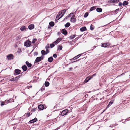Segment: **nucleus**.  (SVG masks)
I'll return each instance as SVG.
<instances>
[{
	"label": "nucleus",
	"mask_w": 130,
	"mask_h": 130,
	"mask_svg": "<svg viewBox=\"0 0 130 130\" xmlns=\"http://www.w3.org/2000/svg\"><path fill=\"white\" fill-rule=\"evenodd\" d=\"M30 115V112L28 113H25L24 115V116L26 117H29Z\"/></svg>",
	"instance_id": "30"
},
{
	"label": "nucleus",
	"mask_w": 130,
	"mask_h": 130,
	"mask_svg": "<svg viewBox=\"0 0 130 130\" xmlns=\"http://www.w3.org/2000/svg\"><path fill=\"white\" fill-rule=\"evenodd\" d=\"M44 55H42L41 57H41V60L43 59L44 58Z\"/></svg>",
	"instance_id": "44"
},
{
	"label": "nucleus",
	"mask_w": 130,
	"mask_h": 130,
	"mask_svg": "<svg viewBox=\"0 0 130 130\" xmlns=\"http://www.w3.org/2000/svg\"><path fill=\"white\" fill-rule=\"evenodd\" d=\"M83 53L81 54L78 55L74 57L73 58H72L70 59L71 60H73L74 59H76L78 58L79 57H80L83 54Z\"/></svg>",
	"instance_id": "11"
},
{
	"label": "nucleus",
	"mask_w": 130,
	"mask_h": 130,
	"mask_svg": "<svg viewBox=\"0 0 130 130\" xmlns=\"http://www.w3.org/2000/svg\"><path fill=\"white\" fill-rule=\"evenodd\" d=\"M66 11V10H65V9L62 10L60 12H62V15L63 14V13H64V14H65V13Z\"/></svg>",
	"instance_id": "35"
},
{
	"label": "nucleus",
	"mask_w": 130,
	"mask_h": 130,
	"mask_svg": "<svg viewBox=\"0 0 130 130\" xmlns=\"http://www.w3.org/2000/svg\"><path fill=\"white\" fill-rule=\"evenodd\" d=\"M128 4V2L126 1H124L122 5L123 6L127 5Z\"/></svg>",
	"instance_id": "23"
},
{
	"label": "nucleus",
	"mask_w": 130,
	"mask_h": 130,
	"mask_svg": "<svg viewBox=\"0 0 130 130\" xmlns=\"http://www.w3.org/2000/svg\"><path fill=\"white\" fill-rule=\"evenodd\" d=\"M54 43H52L50 45V46L51 48H52L55 46V45Z\"/></svg>",
	"instance_id": "37"
},
{
	"label": "nucleus",
	"mask_w": 130,
	"mask_h": 130,
	"mask_svg": "<svg viewBox=\"0 0 130 130\" xmlns=\"http://www.w3.org/2000/svg\"><path fill=\"white\" fill-rule=\"evenodd\" d=\"M50 26H48V28H50Z\"/></svg>",
	"instance_id": "59"
},
{
	"label": "nucleus",
	"mask_w": 130,
	"mask_h": 130,
	"mask_svg": "<svg viewBox=\"0 0 130 130\" xmlns=\"http://www.w3.org/2000/svg\"><path fill=\"white\" fill-rule=\"evenodd\" d=\"M5 103L4 102V101L2 102L1 104V106H3L4 105H6L7 104V103Z\"/></svg>",
	"instance_id": "39"
},
{
	"label": "nucleus",
	"mask_w": 130,
	"mask_h": 130,
	"mask_svg": "<svg viewBox=\"0 0 130 130\" xmlns=\"http://www.w3.org/2000/svg\"><path fill=\"white\" fill-rule=\"evenodd\" d=\"M70 24L69 22H67L65 25V26L66 27H68L70 25Z\"/></svg>",
	"instance_id": "29"
},
{
	"label": "nucleus",
	"mask_w": 130,
	"mask_h": 130,
	"mask_svg": "<svg viewBox=\"0 0 130 130\" xmlns=\"http://www.w3.org/2000/svg\"><path fill=\"white\" fill-rule=\"evenodd\" d=\"M31 41L29 40H27L25 42L24 45L27 47H29L31 45Z\"/></svg>",
	"instance_id": "3"
},
{
	"label": "nucleus",
	"mask_w": 130,
	"mask_h": 130,
	"mask_svg": "<svg viewBox=\"0 0 130 130\" xmlns=\"http://www.w3.org/2000/svg\"><path fill=\"white\" fill-rule=\"evenodd\" d=\"M35 54H36V55L38 54V53L37 52H35Z\"/></svg>",
	"instance_id": "56"
},
{
	"label": "nucleus",
	"mask_w": 130,
	"mask_h": 130,
	"mask_svg": "<svg viewBox=\"0 0 130 130\" xmlns=\"http://www.w3.org/2000/svg\"><path fill=\"white\" fill-rule=\"evenodd\" d=\"M94 75H95V74H93V75H92V76L93 77V76H94Z\"/></svg>",
	"instance_id": "58"
},
{
	"label": "nucleus",
	"mask_w": 130,
	"mask_h": 130,
	"mask_svg": "<svg viewBox=\"0 0 130 130\" xmlns=\"http://www.w3.org/2000/svg\"><path fill=\"white\" fill-rule=\"evenodd\" d=\"M53 56L55 58H56L57 57V56L56 54H55L53 55Z\"/></svg>",
	"instance_id": "42"
},
{
	"label": "nucleus",
	"mask_w": 130,
	"mask_h": 130,
	"mask_svg": "<svg viewBox=\"0 0 130 130\" xmlns=\"http://www.w3.org/2000/svg\"><path fill=\"white\" fill-rule=\"evenodd\" d=\"M41 53L42 54V55H46L47 54H46V53L45 52V51L44 50H42L41 51Z\"/></svg>",
	"instance_id": "31"
},
{
	"label": "nucleus",
	"mask_w": 130,
	"mask_h": 130,
	"mask_svg": "<svg viewBox=\"0 0 130 130\" xmlns=\"http://www.w3.org/2000/svg\"><path fill=\"white\" fill-rule=\"evenodd\" d=\"M41 60V57H38L36 58V60L35 61V63H36L39 62Z\"/></svg>",
	"instance_id": "6"
},
{
	"label": "nucleus",
	"mask_w": 130,
	"mask_h": 130,
	"mask_svg": "<svg viewBox=\"0 0 130 130\" xmlns=\"http://www.w3.org/2000/svg\"><path fill=\"white\" fill-rule=\"evenodd\" d=\"M74 14L73 13H71L68 14L67 16L68 17H71V15H73Z\"/></svg>",
	"instance_id": "43"
},
{
	"label": "nucleus",
	"mask_w": 130,
	"mask_h": 130,
	"mask_svg": "<svg viewBox=\"0 0 130 130\" xmlns=\"http://www.w3.org/2000/svg\"><path fill=\"white\" fill-rule=\"evenodd\" d=\"M4 102L5 103H7V100H5L4 101Z\"/></svg>",
	"instance_id": "54"
},
{
	"label": "nucleus",
	"mask_w": 130,
	"mask_h": 130,
	"mask_svg": "<svg viewBox=\"0 0 130 130\" xmlns=\"http://www.w3.org/2000/svg\"><path fill=\"white\" fill-rule=\"evenodd\" d=\"M34 25L33 24H31L28 26L29 29L30 30L34 28Z\"/></svg>",
	"instance_id": "15"
},
{
	"label": "nucleus",
	"mask_w": 130,
	"mask_h": 130,
	"mask_svg": "<svg viewBox=\"0 0 130 130\" xmlns=\"http://www.w3.org/2000/svg\"><path fill=\"white\" fill-rule=\"evenodd\" d=\"M15 73L16 74V75H18L19 74L21 71V70L19 69H16L15 70Z\"/></svg>",
	"instance_id": "17"
},
{
	"label": "nucleus",
	"mask_w": 130,
	"mask_h": 130,
	"mask_svg": "<svg viewBox=\"0 0 130 130\" xmlns=\"http://www.w3.org/2000/svg\"><path fill=\"white\" fill-rule=\"evenodd\" d=\"M12 99H10L9 100H7V104L8 103H9L10 102H12Z\"/></svg>",
	"instance_id": "33"
},
{
	"label": "nucleus",
	"mask_w": 130,
	"mask_h": 130,
	"mask_svg": "<svg viewBox=\"0 0 130 130\" xmlns=\"http://www.w3.org/2000/svg\"><path fill=\"white\" fill-rule=\"evenodd\" d=\"M62 48V46L61 45H59L58 47V50H61Z\"/></svg>",
	"instance_id": "38"
},
{
	"label": "nucleus",
	"mask_w": 130,
	"mask_h": 130,
	"mask_svg": "<svg viewBox=\"0 0 130 130\" xmlns=\"http://www.w3.org/2000/svg\"><path fill=\"white\" fill-rule=\"evenodd\" d=\"M119 1V0H109L108 1L109 3H117Z\"/></svg>",
	"instance_id": "12"
},
{
	"label": "nucleus",
	"mask_w": 130,
	"mask_h": 130,
	"mask_svg": "<svg viewBox=\"0 0 130 130\" xmlns=\"http://www.w3.org/2000/svg\"><path fill=\"white\" fill-rule=\"evenodd\" d=\"M96 10L98 12H101L102 11V9L100 8H98L96 9Z\"/></svg>",
	"instance_id": "24"
},
{
	"label": "nucleus",
	"mask_w": 130,
	"mask_h": 130,
	"mask_svg": "<svg viewBox=\"0 0 130 130\" xmlns=\"http://www.w3.org/2000/svg\"><path fill=\"white\" fill-rule=\"evenodd\" d=\"M21 76L19 75L18 76L15 77L11 79L10 80V81H17L18 79H19L20 77Z\"/></svg>",
	"instance_id": "5"
},
{
	"label": "nucleus",
	"mask_w": 130,
	"mask_h": 130,
	"mask_svg": "<svg viewBox=\"0 0 130 130\" xmlns=\"http://www.w3.org/2000/svg\"><path fill=\"white\" fill-rule=\"evenodd\" d=\"M126 120H127V119H126V120H125V121H126Z\"/></svg>",
	"instance_id": "60"
},
{
	"label": "nucleus",
	"mask_w": 130,
	"mask_h": 130,
	"mask_svg": "<svg viewBox=\"0 0 130 130\" xmlns=\"http://www.w3.org/2000/svg\"><path fill=\"white\" fill-rule=\"evenodd\" d=\"M96 8L95 6H93L91 7L89 11H91L93 10H95V9Z\"/></svg>",
	"instance_id": "26"
},
{
	"label": "nucleus",
	"mask_w": 130,
	"mask_h": 130,
	"mask_svg": "<svg viewBox=\"0 0 130 130\" xmlns=\"http://www.w3.org/2000/svg\"><path fill=\"white\" fill-rule=\"evenodd\" d=\"M80 59H78V60H76V61H73V62H72H72H76V61H79L80 60Z\"/></svg>",
	"instance_id": "52"
},
{
	"label": "nucleus",
	"mask_w": 130,
	"mask_h": 130,
	"mask_svg": "<svg viewBox=\"0 0 130 130\" xmlns=\"http://www.w3.org/2000/svg\"><path fill=\"white\" fill-rule=\"evenodd\" d=\"M49 24L51 27H53L54 25V23L53 22L51 21L49 22Z\"/></svg>",
	"instance_id": "25"
},
{
	"label": "nucleus",
	"mask_w": 130,
	"mask_h": 130,
	"mask_svg": "<svg viewBox=\"0 0 130 130\" xmlns=\"http://www.w3.org/2000/svg\"><path fill=\"white\" fill-rule=\"evenodd\" d=\"M86 30V27L85 26L83 27L80 29V30L82 32Z\"/></svg>",
	"instance_id": "19"
},
{
	"label": "nucleus",
	"mask_w": 130,
	"mask_h": 130,
	"mask_svg": "<svg viewBox=\"0 0 130 130\" xmlns=\"http://www.w3.org/2000/svg\"><path fill=\"white\" fill-rule=\"evenodd\" d=\"M44 85L46 87H48L49 86V83L47 81H46Z\"/></svg>",
	"instance_id": "28"
},
{
	"label": "nucleus",
	"mask_w": 130,
	"mask_h": 130,
	"mask_svg": "<svg viewBox=\"0 0 130 130\" xmlns=\"http://www.w3.org/2000/svg\"><path fill=\"white\" fill-rule=\"evenodd\" d=\"M76 35H73L71 36L70 37L71 39H72L76 37Z\"/></svg>",
	"instance_id": "32"
},
{
	"label": "nucleus",
	"mask_w": 130,
	"mask_h": 130,
	"mask_svg": "<svg viewBox=\"0 0 130 130\" xmlns=\"http://www.w3.org/2000/svg\"><path fill=\"white\" fill-rule=\"evenodd\" d=\"M60 34H61V33H60V32H58V34L59 35Z\"/></svg>",
	"instance_id": "55"
},
{
	"label": "nucleus",
	"mask_w": 130,
	"mask_h": 130,
	"mask_svg": "<svg viewBox=\"0 0 130 130\" xmlns=\"http://www.w3.org/2000/svg\"><path fill=\"white\" fill-rule=\"evenodd\" d=\"M53 60V58L52 57H49L48 60V61L49 62H52Z\"/></svg>",
	"instance_id": "22"
},
{
	"label": "nucleus",
	"mask_w": 130,
	"mask_h": 130,
	"mask_svg": "<svg viewBox=\"0 0 130 130\" xmlns=\"http://www.w3.org/2000/svg\"><path fill=\"white\" fill-rule=\"evenodd\" d=\"M6 57L8 60L12 59L14 58L13 55L11 54L8 55L6 56Z\"/></svg>",
	"instance_id": "4"
},
{
	"label": "nucleus",
	"mask_w": 130,
	"mask_h": 130,
	"mask_svg": "<svg viewBox=\"0 0 130 130\" xmlns=\"http://www.w3.org/2000/svg\"><path fill=\"white\" fill-rule=\"evenodd\" d=\"M122 3L120 2L118 4V5L119 6H121L122 5Z\"/></svg>",
	"instance_id": "46"
},
{
	"label": "nucleus",
	"mask_w": 130,
	"mask_h": 130,
	"mask_svg": "<svg viewBox=\"0 0 130 130\" xmlns=\"http://www.w3.org/2000/svg\"><path fill=\"white\" fill-rule=\"evenodd\" d=\"M61 40V38H59L57 39L53 43H54L55 44L58 43Z\"/></svg>",
	"instance_id": "13"
},
{
	"label": "nucleus",
	"mask_w": 130,
	"mask_h": 130,
	"mask_svg": "<svg viewBox=\"0 0 130 130\" xmlns=\"http://www.w3.org/2000/svg\"><path fill=\"white\" fill-rule=\"evenodd\" d=\"M45 90V87L44 86H43L39 90V91H43L44 90Z\"/></svg>",
	"instance_id": "34"
},
{
	"label": "nucleus",
	"mask_w": 130,
	"mask_h": 130,
	"mask_svg": "<svg viewBox=\"0 0 130 130\" xmlns=\"http://www.w3.org/2000/svg\"><path fill=\"white\" fill-rule=\"evenodd\" d=\"M108 43H102L101 44V46L102 47L105 48L107 47L109 45Z\"/></svg>",
	"instance_id": "9"
},
{
	"label": "nucleus",
	"mask_w": 130,
	"mask_h": 130,
	"mask_svg": "<svg viewBox=\"0 0 130 130\" xmlns=\"http://www.w3.org/2000/svg\"><path fill=\"white\" fill-rule=\"evenodd\" d=\"M25 63L28 67H30L32 66V64L31 63H29L28 61H26Z\"/></svg>",
	"instance_id": "18"
},
{
	"label": "nucleus",
	"mask_w": 130,
	"mask_h": 130,
	"mask_svg": "<svg viewBox=\"0 0 130 130\" xmlns=\"http://www.w3.org/2000/svg\"><path fill=\"white\" fill-rule=\"evenodd\" d=\"M38 109L41 110H43L44 108V106L42 105H39L38 106Z\"/></svg>",
	"instance_id": "10"
},
{
	"label": "nucleus",
	"mask_w": 130,
	"mask_h": 130,
	"mask_svg": "<svg viewBox=\"0 0 130 130\" xmlns=\"http://www.w3.org/2000/svg\"><path fill=\"white\" fill-rule=\"evenodd\" d=\"M124 73H123L122 74H121L120 75H119L117 77H119V76H121V75H124Z\"/></svg>",
	"instance_id": "50"
},
{
	"label": "nucleus",
	"mask_w": 130,
	"mask_h": 130,
	"mask_svg": "<svg viewBox=\"0 0 130 130\" xmlns=\"http://www.w3.org/2000/svg\"><path fill=\"white\" fill-rule=\"evenodd\" d=\"M30 87H32V86H30Z\"/></svg>",
	"instance_id": "61"
},
{
	"label": "nucleus",
	"mask_w": 130,
	"mask_h": 130,
	"mask_svg": "<svg viewBox=\"0 0 130 130\" xmlns=\"http://www.w3.org/2000/svg\"><path fill=\"white\" fill-rule=\"evenodd\" d=\"M61 32L64 35H66L67 34V32L66 30L65 29H63L61 31Z\"/></svg>",
	"instance_id": "20"
},
{
	"label": "nucleus",
	"mask_w": 130,
	"mask_h": 130,
	"mask_svg": "<svg viewBox=\"0 0 130 130\" xmlns=\"http://www.w3.org/2000/svg\"><path fill=\"white\" fill-rule=\"evenodd\" d=\"M119 9L118 8V9H116V10L115 11V12H116L118 11L119 10Z\"/></svg>",
	"instance_id": "48"
},
{
	"label": "nucleus",
	"mask_w": 130,
	"mask_h": 130,
	"mask_svg": "<svg viewBox=\"0 0 130 130\" xmlns=\"http://www.w3.org/2000/svg\"><path fill=\"white\" fill-rule=\"evenodd\" d=\"M37 120V119L35 118L34 119L30 121L29 122L31 123H33L36 122Z\"/></svg>",
	"instance_id": "16"
},
{
	"label": "nucleus",
	"mask_w": 130,
	"mask_h": 130,
	"mask_svg": "<svg viewBox=\"0 0 130 130\" xmlns=\"http://www.w3.org/2000/svg\"><path fill=\"white\" fill-rule=\"evenodd\" d=\"M88 15V13L87 12L84 15V18H86Z\"/></svg>",
	"instance_id": "36"
},
{
	"label": "nucleus",
	"mask_w": 130,
	"mask_h": 130,
	"mask_svg": "<svg viewBox=\"0 0 130 130\" xmlns=\"http://www.w3.org/2000/svg\"><path fill=\"white\" fill-rule=\"evenodd\" d=\"M46 54H47L49 52V50L48 49H47V50H46Z\"/></svg>",
	"instance_id": "47"
},
{
	"label": "nucleus",
	"mask_w": 130,
	"mask_h": 130,
	"mask_svg": "<svg viewBox=\"0 0 130 130\" xmlns=\"http://www.w3.org/2000/svg\"><path fill=\"white\" fill-rule=\"evenodd\" d=\"M26 29V27L25 26H23L22 27L20 28V30L21 31H23Z\"/></svg>",
	"instance_id": "27"
},
{
	"label": "nucleus",
	"mask_w": 130,
	"mask_h": 130,
	"mask_svg": "<svg viewBox=\"0 0 130 130\" xmlns=\"http://www.w3.org/2000/svg\"><path fill=\"white\" fill-rule=\"evenodd\" d=\"M75 15L72 16L71 18L70 21L71 22L74 23L76 22V20L75 18Z\"/></svg>",
	"instance_id": "8"
},
{
	"label": "nucleus",
	"mask_w": 130,
	"mask_h": 130,
	"mask_svg": "<svg viewBox=\"0 0 130 130\" xmlns=\"http://www.w3.org/2000/svg\"><path fill=\"white\" fill-rule=\"evenodd\" d=\"M72 69V67H71L70 68H69V71H70Z\"/></svg>",
	"instance_id": "53"
},
{
	"label": "nucleus",
	"mask_w": 130,
	"mask_h": 130,
	"mask_svg": "<svg viewBox=\"0 0 130 130\" xmlns=\"http://www.w3.org/2000/svg\"><path fill=\"white\" fill-rule=\"evenodd\" d=\"M92 78V76H91L90 77L89 76L87 77L86 78V79L84 81V83H87L88 81H89Z\"/></svg>",
	"instance_id": "7"
},
{
	"label": "nucleus",
	"mask_w": 130,
	"mask_h": 130,
	"mask_svg": "<svg viewBox=\"0 0 130 130\" xmlns=\"http://www.w3.org/2000/svg\"><path fill=\"white\" fill-rule=\"evenodd\" d=\"M49 48V46H46L45 47V48L46 49V50L48 49Z\"/></svg>",
	"instance_id": "49"
},
{
	"label": "nucleus",
	"mask_w": 130,
	"mask_h": 130,
	"mask_svg": "<svg viewBox=\"0 0 130 130\" xmlns=\"http://www.w3.org/2000/svg\"><path fill=\"white\" fill-rule=\"evenodd\" d=\"M69 112L68 110L66 109L65 110H63L61 112H60L59 114L60 115H61L62 116H64L65 115H66Z\"/></svg>",
	"instance_id": "1"
},
{
	"label": "nucleus",
	"mask_w": 130,
	"mask_h": 130,
	"mask_svg": "<svg viewBox=\"0 0 130 130\" xmlns=\"http://www.w3.org/2000/svg\"><path fill=\"white\" fill-rule=\"evenodd\" d=\"M22 68L24 71H26L27 70V68L26 65H24L22 66Z\"/></svg>",
	"instance_id": "14"
},
{
	"label": "nucleus",
	"mask_w": 130,
	"mask_h": 130,
	"mask_svg": "<svg viewBox=\"0 0 130 130\" xmlns=\"http://www.w3.org/2000/svg\"><path fill=\"white\" fill-rule=\"evenodd\" d=\"M94 27L93 26L91 25L90 26V29L91 30H93Z\"/></svg>",
	"instance_id": "40"
},
{
	"label": "nucleus",
	"mask_w": 130,
	"mask_h": 130,
	"mask_svg": "<svg viewBox=\"0 0 130 130\" xmlns=\"http://www.w3.org/2000/svg\"><path fill=\"white\" fill-rule=\"evenodd\" d=\"M37 40V39L35 38H34L33 39L32 41V43H35L36 41Z\"/></svg>",
	"instance_id": "41"
},
{
	"label": "nucleus",
	"mask_w": 130,
	"mask_h": 130,
	"mask_svg": "<svg viewBox=\"0 0 130 130\" xmlns=\"http://www.w3.org/2000/svg\"><path fill=\"white\" fill-rule=\"evenodd\" d=\"M37 109V108H34L33 109H32V111H35L36 110V109Z\"/></svg>",
	"instance_id": "45"
},
{
	"label": "nucleus",
	"mask_w": 130,
	"mask_h": 130,
	"mask_svg": "<svg viewBox=\"0 0 130 130\" xmlns=\"http://www.w3.org/2000/svg\"><path fill=\"white\" fill-rule=\"evenodd\" d=\"M68 16H66L65 18H64V20H66L68 18Z\"/></svg>",
	"instance_id": "51"
},
{
	"label": "nucleus",
	"mask_w": 130,
	"mask_h": 130,
	"mask_svg": "<svg viewBox=\"0 0 130 130\" xmlns=\"http://www.w3.org/2000/svg\"><path fill=\"white\" fill-rule=\"evenodd\" d=\"M113 103V102L112 101H110L109 102V104H108L107 106V107H106V108H109V106L111 105V104Z\"/></svg>",
	"instance_id": "21"
},
{
	"label": "nucleus",
	"mask_w": 130,
	"mask_h": 130,
	"mask_svg": "<svg viewBox=\"0 0 130 130\" xmlns=\"http://www.w3.org/2000/svg\"><path fill=\"white\" fill-rule=\"evenodd\" d=\"M30 87H32V86H30Z\"/></svg>",
	"instance_id": "62"
},
{
	"label": "nucleus",
	"mask_w": 130,
	"mask_h": 130,
	"mask_svg": "<svg viewBox=\"0 0 130 130\" xmlns=\"http://www.w3.org/2000/svg\"><path fill=\"white\" fill-rule=\"evenodd\" d=\"M61 13L62 12H59L57 15V16L56 18V21L58 20L60 18H61L64 15V13H63L60 17V16L62 14Z\"/></svg>",
	"instance_id": "2"
},
{
	"label": "nucleus",
	"mask_w": 130,
	"mask_h": 130,
	"mask_svg": "<svg viewBox=\"0 0 130 130\" xmlns=\"http://www.w3.org/2000/svg\"><path fill=\"white\" fill-rule=\"evenodd\" d=\"M96 47L95 46H94L93 47V48H95Z\"/></svg>",
	"instance_id": "57"
}]
</instances>
